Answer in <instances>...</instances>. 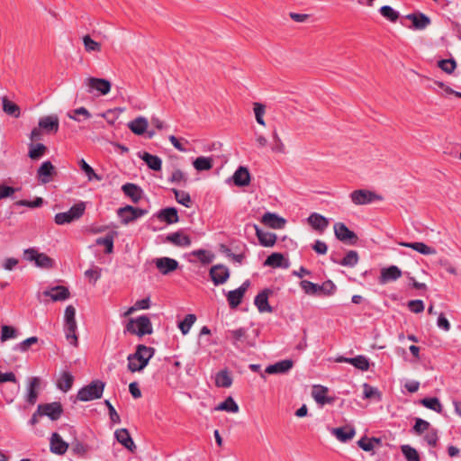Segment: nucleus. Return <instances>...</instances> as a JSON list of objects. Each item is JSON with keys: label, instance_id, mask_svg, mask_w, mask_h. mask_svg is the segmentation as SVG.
I'll return each mask as SVG.
<instances>
[{"label": "nucleus", "instance_id": "obj_36", "mask_svg": "<svg viewBox=\"0 0 461 461\" xmlns=\"http://www.w3.org/2000/svg\"><path fill=\"white\" fill-rule=\"evenodd\" d=\"M2 107L3 111L9 116L19 118L21 115L20 107L14 102L10 101L6 96L2 97Z\"/></svg>", "mask_w": 461, "mask_h": 461}, {"label": "nucleus", "instance_id": "obj_47", "mask_svg": "<svg viewBox=\"0 0 461 461\" xmlns=\"http://www.w3.org/2000/svg\"><path fill=\"white\" fill-rule=\"evenodd\" d=\"M420 403L438 413L442 411V405L437 397L424 398L420 401Z\"/></svg>", "mask_w": 461, "mask_h": 461}, {"label": "nucleus", "instance_id": "obj_51", "mask_svg": "<svg viewBox=\"0 0 461 461\" xmlns=\"http://www.w3.org/2000/svg\"><path fill=\"white\" fill-rule=\"evenodd\" d=\"M83 43L86 52L101 51V44L94 41L89 35H85L83 37Z\"/></svg>", "mask_w": 461, "mask_h": 461}, {"label": "nucleus", "instance_id": "obj_37", "mask_svg": "<svg viewBox=\"0 0 461 461\" xmlns=\"http://www.w3.org/2000/svg\"><path fill=\"white\" fill-rule=\"evenodd\" d=\"M265 265L272 267L284 268H287L289 266L283 254L277 252L272 253L270 256H268L265 261Z\"/></svg>", "mask_w": 461, "mask_h": 461}, {"label": "nucleus", "instance_id": "obj_61", "mask_svg": "<svg viewBox=\"0 0 461 461\" xmlns=\"http://www.w3.org/2000/svg\"><path fill=\"white\" fill-rule=\"evenodd\" d=\"M102 268L95 266L93 268L85 271V276L90 283L95 285L97 280L101 277Z\"/></svg>", "mask_w": 461, "mask_h": 461}, {"label": "nucleus", "instance_id": "obj_29", "mask_svg": "<svg viewBox=\"0 0 461 461\" xmlns=\"http://www.w3.org/2000/svg\"><path fill=\"white\" fill-rule=\"evenodd\" d=\"M149 122L143 116H139L128 123L129 129L136 135H142L147 131Z\"/></svg>", "mask_w": 461, "mask_h": 461}, {"label": "nucleus", "instance_id": "obj_54", "mask_svg": "<svg viewBox=\"0 0 461 461\" xmlns=\"http://www.w3.org/2000/svg\"><path fill=\"white\" fill-rule=\"evenodd\" d=\"M438 66L447 74H452L456 68V62L454 59H441L438 62Z\"/></svg>", "mask_w": 461, "mask_h": 461}, {"label": "nucleus", "instance_id": "obj_6", "mask_svg": "<svg viewBox=\"0 0 461 461\" xmlns=\"http://www.w3.org/2000/svg\"><path fill=\"white\" fill-rule=\"evenodd\" d=\"M351 202L355 205H365L375 201H382L383 196L368 189H357L349 194Z\"/></svg>", "mask_w": 461, "mask_h": 461}, {"label": "nucleus", "instance_id": "obj_56", "mask_svg": "<svg viewBox=\"0 0 461 461\" xmlns=\"http://www.w3.org/2000/svg\"><path fill=\"white\" fill-rule=\"evenodd\" d=\"M380 14L384 17L386 18L387 20H389L390 22H396L397 19L399 18V13L397 11H395L394 9H393L391 6L389 5H384L380 8Z\"/></svg>", "mask_w": 461, "mask_h": 461}, {"label": "nucleus", "instance_id": "obj_44", "mask_svg": "<svg viewBox=\"0 0 461 461\" xmlns=\"http://www.w3.org/2000/svg\"><path fill=\"white\" fill-rule=\"evenodd\" d=\"M242 291L238 289L231 290L227 294V300L230 308H237L242 302L243 298Z\"/></svg>", "mask_w": 461, "mask_h": 461}, {"label": "nucleus", "instance_id": "obj_28", "mask_svg": "<svg viewBox=\"0 0 461 461\" xmlns=\"http://www.w3.org/2000/svg\"><path fill=\"white\" fill-rule=\"evenodd\" d=\"M308 223L316 230L322 232L329 225L327 218L317 212L312 213L308 219Z\"/></svg>", "mask_w": 461, "mask_h": 461}, {"label": "nucleus", "instance_id": "obj_14", "mask_svg": "<svg viewBox=\"0 0 461 461\" xmlns=\"http://www.w3.org/2000/svg\"><path fill=\"white\" fill-rule=\"evenodd\" d=\"M38 125L47 133H57L59 128V120L58 115L51 114L41 117L39 120Z\"/></svg>", "mask_w": 461, "mask_h": 461}, {"label": "nucleus", "instance_id": "obj_52", "mask_svg": "<svg viewBox=\"0 0 461 461\" xmlns=\"http://www.w3.org/2000/svg\"><path fill=\"white\" fill-rule=\"evenodd\" d=\"M358 262V254L355 250H349L343 259L339 262L344 267H355Z\"/></svg>", "mask_w": 461, "mask_h": 461}, {"label": "nucleus", "instance_id": "obj_2", "mask_svg": "<svg viewBox=\"0 0 461 461\" xmlns=\"http://www.w3.org/2000/svg\"><path fill=\"white\" fill-rule=\"evenodd\" d=\"M76 309L73 305H68L64 312V330L66 339L74 347H77Z\"/></svg>", "mask_w": 461, "mask_h": 461}, {"label": "nucleus", "instance_id": "obj_31", "mask_svg": "<svg viewBox=\"0 0 461 461\" xmlns=\"http://www.w3.org/2000/svg\"><path fill=\"white\" fill-rule=\"evenodd\" d=\"M166 240L177 247H189L191 245V239L182 231H176L167 235Z\"/></svg>", "mask_w": 461, "mask_h": 461}, {"label": "nucleus", "instance_id": "obj_49", "mask_svg": "<svg viewBox=\"0 0 461 461\" xmlns=\"http://www.w3.org/2000/svg\"><path fill=\"white\" fill-rule=\"evenodd\" d=\"M401 450L407 461H420L419 453L410 445H402Z\"/></svg>", "mask_w": 461, "mask_h": 461}, {"label": "nucleus", "instance_id": "obj_25", "mask_svg": "<svg viewBox=\"0 0 461 461\" xmlns=\"http://www.w3.org/2000/svg\"><path fill=\"white\" fill-rule=\"evenodd\" d=\"M327 393V387L322 385H314L312 392V396L317 403L324 405L327 403H331L333 402V398L328 397Z\"/></svg>", "mask_w": 461, "mask_h": 461}, {"label": "nucleus", "instance_id": "obj_48", "mask_svg": "<svg viewBox=\"0 0 461 461\" xmlns=\"http://www.w3.org/2000/svg\"><path fill=\"white\" fill-rule=\"evenodd\" d=\"M253 111L257 122L262 126H266V122L264 120L266 105L261 103L256 102L253 104Z\"/></svg>", "mask_w": 461, "mask_h": 461}, {"label": "nucleus", "instance_id": "obj_59", "mask_svg": "<svg viewBox=\"0 0 461 461\" xmlns=\"http://www.w3.org/2000/svg\"><path fill=\"white\" fill-rule=\"evenodd\" d=\"M272 138L274 140V144L271 148L272 151L275 153H284L285 150V144L283 143L281 138L279 137L276 130L273 131Z\"/></svg>", "mask_w": 461, "mask_h": 461}, {"label": "nucleus", "instance_id": "obj_26", "mask_svg": "<svg viewBox=\"0 0 461 461\" xmlns=\"http://www.w3.org/2000/svg\"><path fill=\"white\" fill-rule=\"evenodd\" d=\"M338 362L349 363L361 371H366L369 368V361L367 357L362 355L357 356L356 357H340L338 358Z\"/></svg>", "mask_w": 461, "mask_h": 461}, {"label": "nucleus", "instance_id": "obj_18", "mask_svg": "<svg viewBox=\"0 0 461 461\" xmlns=\"http://www.w3.org/2000/svg\"><path fill=\"white\" fill-rule=\"evenodd\" d=\"M261 222L269 228L280 230L285 227L286 221L276 213L267 212L263 214Z\"/></svg>", "mask_w": 461, "mask_h": 461}, {"label": "nucleus", "instance_id": "obj_62", "mask_svg": "<svg viewBox=\"0 0 461 461\" xmlns=\"http://www.w3.org/2000/svg\"><path fill=\"white\" fill-rule=\"evenodd\" d=\"M363 388L365 399L376 398L378 401L381 400V393L375 387H373L368 384H364Z\"/></svg>", "mask_w": 461, "mask_h": 461}, {"label": "nucleus", "instance_id": "obj_20", "mask_svg": "<svg viewBox=\"0 0 461 461\" xmlns=\"http://www.w3.org/2000/svg\"><path fill=\"white\" fill-rule=\"evenodd\" d=\"M402 276V270L396 266H390L381 270L380 284L396 281Z\"/></svg>", "mask_w": 461, "mask_h": 461}, {"label": "nucleus", "instance_id": "obj_50", "mask_svg": "<svg viewBox=\"0 0 461 461\" xmlns=\"http://www.w3.org/2000/svg\"><path fill=\"white\" fill-rule=\"evenodd\" d=\"M192 255L198 258L203 264H209L214 259V254L205 249L194 250Z\"/></svg>", "mask_w": 461, "mask_h": 461}, {"label": "nucleus", "instance_id": "obj_38", "mask_svg": "<svg viewBox=\"0 0 461 461\" xmlns=\"http://www.w3.org/2000/svg\"><path fill=\"white\" fill-rule=\"evenodd\" d=\"M47 147L42 143H30L28 157L32 160H38L47 152Z\"/></svg>", "mask_w": 461, "mask_h": 461}, {"label": "nucleus", "instance_id": "obj_55", "mask_svg": "<svg viewBox=\"0 0 461 461\" xmlns=\"http://www.w3.org/2000/svg\"><path fill=\"white\" fill-rule=\"evenodd\" d=\"M18 335V331L12 326L4 325L1 330L0 339L5 342L11 339H15Z\"/></svg>", "mask_w": 461, "mask_h": 461}, {"label": "nucleus", "instance_id": "obj_7", "mask_svg": "<svg viewBox=\"0 0 461 461\" xmlns=\"http://www.w3.org/2000/svg\"><path fill=\"white\" fill-rule=\"evenodd\" d=\"M147 213V210L133 207L131 205H126L117 210V214L121 218L122 223L125 225L136 221Z\"/></svg>", "mask_w": 461, "mask_h": 461}, {"label": "nucleus", "instance_id": "obj_34", "mask_svg": "<svg viewBox=\"0 0 461 461\" xmlns=\"http://www.w3.org/2000/svg\"><path fill=\"white\" fill-rule=\"evenodd\" d=\"M332 434L341 442H347L354 438L356 431L352 427H340L332 429Z\"/></svg>", "mask_w": 461, "mask_h": 461}, {"label": "nucleus", "instance_id": "obj_40", "mask_svg": "<svg viewBox=\"0 0 461 461\" xmlns=\"http://www.w3.org/2000/svg\"><path fill=\"white\" fill-rule=\"evenodd\" d=\"M74 382L73 375L68 372H63L60 375L59 380L58 381V387L63 391L68 392L71 389Z\"/></svg>", "mask_w": 461, "mask_h": 461}, {"label": "nucleus", "instance_id": "obj_39", "mask_svg": "<svg viewBox=\"0 0 461 461\" xmlns=\"http://www.w3.org/2000/svg\"><path fill=\"white\" fill-rule=\"evenodd\" d=\"M215 384L218 387L229 388L232 384V377L226 369L221 370L215 375Z\"/></svg>", "mask_w": 461, "mask_h": 461}, {"label": "nucleus", "instance_id": "obj_19", "mask_svg": "<svg viewBox=\"0 0 461 461\" xmlns=\"http://www.w3.org/2000/svg\"><path fill=\"white\" fill-rule=\"evenodd\" d=\"M116 440L131 452H134L136 445L127 429H119L114 432Z\"/></svg>", "mask_w": 461, "mask_h": 461}, {"label": "nucleus", "instance_id": "obj_4", "mask_svg": "<svg viewBox=\"0 0 461 461\" xmlns=\"http://www.w3.org/2000/svg\"><path fill=\"white\" fill-rule=\"evenodd\" d=\"M104 387V382L101 380H94L78 391L77 399L81 402H89L100 399L103 395Z\"/></svg>", "mask_w": 461, "mask_h": 461}, {"label": "nucleus", "instance_id": "obj_5", "mask_svg": "<svg viewBox=\"0 0 461 461\" xmlns=\"http://www.w3.org/2000/svg\"><path fill=\"white\" fill-rule=\"evenodd\" d=\"M86 211V203L80 202L74 204L68 211L59 212L54 217V221L58 225L71 223L80 219Z\"/></svg>", "mask_w": 461, "mask_h": 461}, {"label": "nucleus", "instance_id": "obj_33", "mask_svg": "<svg viewBox=\"0 0 461 461\" xmlns=\"http://www.w3.org/2000/svg\"><path fill=\"white\" fill-rule=\"evenodd\" d=\"M400 246L404 248L412 249L422 255H434L436 254V249L426 245L423 242H400Z\"/></svg>", "mask_w": 461, "mask_h": 461}, {"label": "nucleus", "instance_id": "obj_30", "mask_svg": "<svg viewBox=\"0 0 461 461\" xmlns=\"http://www.w3.org/2000/svg\"><path fill=\"white\" fill-rule=\"evenodd\" d=\"M157 217L167 224H173L179 221L177 210L174 207H167L158 212Z\"/></svg>", "mask_w": 461, "mask_h": 461}, {"label": "nucleus", "instance_id": "obj_12", "mask_svg": "<svg viewBox=\"0 0 461 461\" xmlns=\"http://www.w3.org/2000/svg\"><path fill=\"white\" fill-rule=\"evenodd\" d=\"M405 18L412 23V25L410 28L413 30L422 31L431 23L430 18L420 12L409 14Z\"/></svg>", "mask_w": 461, "mask_h": 461}, {"label": "nucleus", "instance_id": "obj_3", "mask_svg": "<svg viewBox=\"0 0 461 461\" xmlns=\"http://www.w3.org/2000/svg\"><path fill=\"white\" fill-rule=\"evenodd\" d=\"M125 331L139 337L149 335L153 332L152 324L146 315L139 316L136 319H130L125 327Z\"/></svg>", "mask_w": 461, "mask_h": 461}, {"label": "nucleus", "instance_id": "obj_9", "mask_svg": "<svg viewBox=\"0 0 461 461\" xmlns=\"http://www.w3.org/2000/svg\"><path fill=\"white\" fill-rule=\"evenodd\" d=\"M38 413H40V416L49 417L51 420H57L62 415L63 408L59 402L39 404Z\"/></svg>", "mask_w": 461, "mask_h": 461}, {"label": "nucleus", "instance_id": "obj_42", "mask_svg": "<svg viewBox=\"0 0 461 461\" xmlns=\"http://www.w3.org/2000/svg\"><path fill=\"white\" fill-rule=\"evenodd\" d=\"M300 286L306 294H309V295L321 294V288H320L321 285L314 284L308 280H302L300 282Z\"/></svg>", "mask_w": 461, "mask_h": 461}, {"label": "nucleus", "instance_id": "obj_43", "mask_svg": "<svg viewBox=\"0 0 461 461\" xmlns=\"http://www.w3.org/2000/svg\"><path fill=\"white\" fill-rule=\"evenodd\" d=\"M215 410L236 413L239 411V405L232 397L229 396L224 402L217 405Z\"/></svg>", "mask_w": 461, "mask_h": 461}, {"label": "nucleus", "instance_id": "obj_41", "mask_svg": "<svg viewBox=\"0 0 461 461\" xmlns=\"http://www.w3.org/2000/svg\"><path fill=\"white\" fill-rule=\"evenodd\" d=\"M193 166L197 171L210 170L213 166V160L208 157H198L194 160Z\"/></svg>", "mask_w": 461, "mask_h": 461}, {"label": "nucleus", "instance_id": "obj_15", "mask_svg": "<svg viewBox=\"0 0 461 461\" xmlns=\"http://www.w3.org/2000/svg\"><path fill=\"white\" fill-rule=\"evenodd\" d=\"M156 267L162 275H168L178 267V262L167 257H163L155 259Z\"/></svg>", "mask_w": 461, "mask_h": 461}, {"label": "nucleus", "instance_id": "obj_57", "mask_svg": "<svg viewBox=\"0 0 461 461\" xmlns=\"http://www.w3.org/2000/svg\"><path fill=\"white\" fill-rule=\"evenodd\" d=\"M412 429L417 435H421L424 431L430 429V423L421 418H416Z\"/></svg>", "mask_w": 461, "mask_h": 461}, {"label": "nucleus", "instance_id": "obj_46", "mask_svg": "<svg viewBox=\"0 0 461 461\" xmlns=\"http://www.w3.org/2000/svg\"><path fill=\"white\" fill-rule=\"evenodd\" d=\"M172 192L177 203L189 208L192 205L191 197L188 193L173 188Z\"/></svg>", "mask_w": 461, "mask_h": 461}, {"label": "nucleus", "instance_id": "obj_10", "mask_svg": "<svg viewBox=\"0 0 461 461\" xmlns=\"http://www.w3.org/2000/svg\"><path fill=\"white\" fill-rule=\"evenodd\" d=\"M85 85L88 88V92L92 93L94 90H96L101 95H105L111 90V83L107 79L104 78H97V77H87L85 80Z\"/></svg>", "mask_w": 461, "mask_h": 461}, {"label": "nucleus", "instance_id": "obj_8", "mask_svg": "<svg viewBox=\"0 0 461 461\" xmlns=\"http://www.w3.org/2000/svg\"><path fill=\"white\" fill-rule=\"evenodd\" d=\"M333 228L336 238L340 241L350 245H355L357 242L358 238L357 234L350 230L343 222H336Z\"/></svg>", "mask_w": 461, "mask_h": 461}, {"label": "nucleus", "instance_id": "obj_63", "mask_svg": "<svg viewBox=\"0 0 461 461\" xmlns=\"http://www.w3.org/2000/svg\"><path fill=\"white\" fill-rule=\"evenodd\" d=\"M97 245H104L105 247V252L107 254H110L113 252V238L111 235L101 237L96 240Z\"/></svg>", "mask_w": 461, "mask_h": 461}, {"label": "nucleus", "instance_id": "obj_11", "mask_svg": "<svg viewBox=\"0 0 461 461\" xmlns=\"http://www.w3.org/2000/svg\"><path fill=\"white\" fill-rule=\"evenodd\" d=\"M209 275L214 285H220L229 279L230 270L226 266L218 264L211 267Z\"/></svg>", "mask_w": 461, "mask_h": 461}, {"label": "nucleus", "instance_id": "obj_24", "mask_svg": "<svg viewBox=\"0 0 461 461\" xmlns=\"http://www.w3.org/2000/svg\"><path fill=\"white\" fill-rule=\"evenodd\" d=\"M232 180L237 186H247L250 183V174L246 167H239L232 176Z\"/></svg>", "mask_w": 461, "mask_h": 461}, {"label": "nucleus", "instance_id": "obj_45", "mask_svg": "<svg viewBox=\"0 0 461 461\" xmlns=\"http://www.w3.org/2000/svg\"><path fill=\"white\" fill-rule=\"evenodd\" d=\"M34 263L38 267L45 269H50L54 267V260L46 254L40 252Z\"/></svg>", "mask_w": 461, "mask_h": 461}, {"label": "nucleus", "instance_id": "obj_60", "mask_svg": "<svg viewBox=\"0 0 461 461\" xmlns=\"http://www.w3.org/2000/svg\"><path fill=\"white\" fill-rule=\"evenodd\" d=\"M228 333L230 335L232 342L235 346L238 345L239 342L243 341L246 339L247 330L244 328H240L233 330H229Z\"/></svg>", "mask_w": 461, "mask_h": 461}, {"label": "nucleus", "instance_id": "obj_64", "mask_svg": "<svg viewBox=\"0 0 461 461\" xmlns=\"http://www.w3.org/2000/svg\"><path fill=\"white\" fill-rule=\"evenodd\" d=\"M171 183L183 184L184 185L187 183L186 175L180 169H175L169 178Z\"/></svg>", "mask_w": 461, "mask_h": 461}, {"label": "nucleus", "instance_id": "obj_16", "mask_svg": "<svg viewBox=\"0 0 461 461\" xmlns=\"http://www.w3.org/2000/svg\"><path fill=\"white\" fill-rule=\"evenodd\" d=\"M272 294L270 289H264L257 294L254 303L259 312H272L273 308L268 303V296Z\"/></svg>", "mask_w": 461, "mask_h": 461}, {"label": "nucleus", "instance_id": "obj_23", "mask_svg": "<svg viewBox=\"0 0 461 461\" xmlns=\"http://www.w3.org/2000/svg\"><path fill=\"white\" fill-rule=\"evenodd\" d=\"M41 380L39 377H32L27 388L26 402L33 405L36 403L39 394Z\"/></svg>", "mask_w": 461, "mask_h": 461}, {"label": "nucleus", "instance_id": "obj_53", "mask_svg": "<svg viewBox=\"0 0 461 461\" xmlns=\"http://www.w3.org/2000/svg\"><path fill=\"white\" fill-rule=\"evenodd\" d=\"M195 321L196 316L194 314L190 313L185 317L184 321L179 322L178 327L184 335L189 332L191 327L193 326Z\"/></svg>", "mask_w": 461, "mask_h": 461}, {"label": "nucleus", "instance_id": "obj_58", "mask_svg": "<svg viewBox=\"0 0 461 461\" xmlns=\"http://www.w3.org/2000/svg\"><path fill=\"white\" fill-rule=\"evenodd\" d=\"M79 167L85 172L89 181L93 179L101 180V177L95 174V170L86 162L85 159L79 161Z\"/></svg>", "mask_w": 461, "mask_h": 461}, {"label": "nucleus", "instance_id": "obj_1", "mask_svg": "<svg viewBox=\"0 0 461 461\" xmlns=\"http://www.w3.org/2000/svg\"><path fill=\"white\" fill-rule=\"evenodd\" d=\"M155 348L140 344L136 347V351L130 354L128 359V369L131 373L140 372L149 364V359L154 356Z\"/></svg>", "mask_w": 461, "mask_h": 461}, {"label": "nucleus", "instance_id": "obj_35", "mask_svg": "<svg viewBox=\"0 0 461 461\" xmlns=\"http://www.w3.org/2000/svg\"><path fill=\"white\" fill-rule=\"evenodd\" d=\"M140 158L150 169L154 171L161 170L162 160L159 157L149 154V152H143L142 154H140Z\"/></svg>", "mask_w": 461, "mask_h": 461}, {"label": "nucleus", "instance_id": "obj_27", "mask_svg": "<svg viewBox=\"0 0 461 461\" xmlns=\"http://www.w3.org/2000/svg\"><path fill=\"white\" fill-rule=\"evenodd\" d=\"M256 235L259 243L264 247H272L276 241V235L272 232L264 231L258 225H254Z\"/></svg>", "mask_w": 461, "mask_h": 461}, {"label": "nucleus", "instance_id": "obj_21", "mask_svg": "<svg viewBox=\"0 0 461 461\" xmlns=\"http://www.w3.org/2000/svg\"><path fill=\"white\" fill-rule=\"evenodd\" d=\"M43 295L49 296L52 301H65L70 296L68 289L63 285H57L43 292Z\"/></svg>", "mask_w": 461, "mask_h": 461}, {"label": "nucleus", "instance_id": "obj_22", "mask_svg": "<svg viewBox=\"0 0 461 461\" xmlns=\"http://www.w3.org/2000/svg\"><path fill=\"white\" fill-rule=\"evenodd\" d=\"M293 366L294 362L291 359L281 360L273 365H269L266 368L265 373L269 375L285 374L288 372L293 367Z\"/></svg>", "mask_w": 461, "mask_h": 461}, {"label": "nucleus", "instance_id": "obj_13", "mask_svg": "<svg viewBox=\"0 0 461 461\" xmlns=\"http://www.w3.org/2000/svg\"><path fill=\"white\" fill-rule=\"evenodd\" d=\"M56 168L49 160L44 161L37 170L38 180L41 184H48L51 181L52 176L56 175Z\"/></svg>", "mask_w": 461, "mask_h": 461}, {"label": "nucleus", "instance_id": "obj_32", "mask_svg": "<svg viewBox=\"0 0 461 461\" xmlns=\"http://www.w3.org/2000/svg\"><path fill=\"white\" fill-rule=\"evenodd\" d=\"M124 194L131 199L133 203H138L142 196V190L135 184L127 183L122 186Z\"/></svg>", "mask_w": 461, "mask_h": 461}, {"label": "nucleus", "instance_id": "obj_17", "mask_svg": "<svg viewBox=\"0 0 461 461\" xmlns=\"http://www.w3.org/2000/svg\"><path fill=\"white\" fill-rule=\"evenodd\" d=\"M68 448V444L65 442L57 432L51 434L50 439V449L53 454L64 455Z\"/></svg>", "mask_w": 461, "mask_h": 461}]
</instances>
